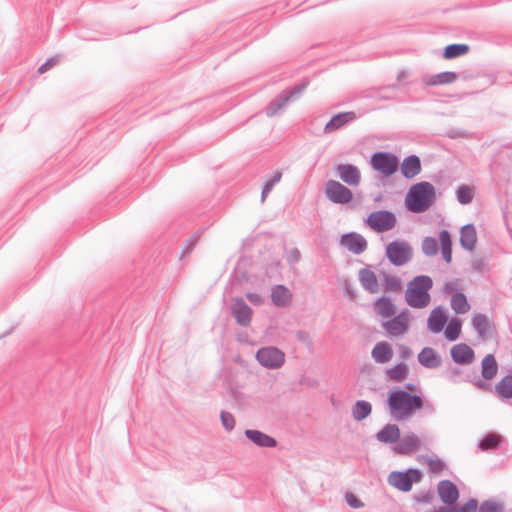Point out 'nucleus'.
I'll use <instances>...</instances> for the list:
<instances>
[{"label":"nucleus","instance_id":"nucleus-1","mask_svg":"<svg viewBox=\"0 0 512 512\" xmlns=\"http://www.w3.org/2000/svg\"><path fill=\"white\" fill-rule=\"evenodd\" d=\"M387 405L393 419L403 420L423 408L424 397L396 386L388 391Z\"/></svg>","mask_w":512,"mask_h":512},{"label":"nucleus","instance_id":"nucleus-2","mask_svg":"<svg viewBox=\"0 0 512 512\" xmlns=\"http://www.w3.org/2000/svg\"><path fill=\"white\" fill-rule=\"evenodd\" d=\"M436 188L428 181L413 184L404 198L407 211L420 214L428 211L436 202Z\"/></svg>","mask_w":512,"mask_h":512},{"label":"nucleus","instance_id":"nucleus-3","mask_svg":"<svg viewBox=\"0 0 512 512\" xmlns=\"http://www.w3.org/2000/svg\"><path fill=\"white\" fill-rule=\"evenodd\" d=\"M380 139L376 136H368L360 140L354 147L355 153L365 160H420L416 154H409L401 159L402 155L397 151H379Z\"/></svg>","mask_w":512,"mask_h":512},{"label":"nucleus","instance_id":"nucleus-4","mask_svg":"<svg viewBox=\"0 0 512 512\" xmlns=\"http://www.w3.org/2000/svg\"><path fill=\"white\" fill-rule=\"evenodd\" d=\"M433 287V280L428 275H417L407 284L405 291V301L417 309L425 308L429 305L431 296L429 291Z\"/></svg>","mask_w":512,"mask_h":512},{"label":"nucleus","instance_id":"nucleus-5","mask_svg":"<svg viewBox=\"0 0 512 512\" xmlns=\"http://www.w3.org/2000/svg\"><path fill=\"white\" fill-rule=\"evenodd\" d=\"M309 85L307 78L303 79L300 83L283 90L269 104L265 107L264 111L268 117H273L284 110L287 104L297 99L302 92L306 90Z\"/></svg>","mask_w":512,"mask_h":512},{"label":"nucleus","instance_id":"nucleus-6","mask_svg":"<svg viewBox=\"0 0 512 512\" xmlns=\"http://www.w3.org/2000/svg\"><path fill=\"white\" fill-rule=\"evenodd\" d=\"M423 473L418 468H408L404 471H392L388 475V483L401 492H409L414 484L422 481Z\"/></svg>","mask_w":512,"mask_h":512},{"label":"nucleus","instance_id":"nucleus-7","mask_svg":"<svg viewBox=\"0 0 512 512\" xmlns=\"http://www.w3.org/2000/svg\"><path fill=\"white\" fill-rule=\"evenodd\" d=\"M385 256L392 265L400 267L412 259L413 249L407 241L396 239L386 245Z\"/></svg>","mask_w":512,"mask_h":512},{"label":"nucleus","instance_id":"nucleus-8","mask_svg":"<svg viewBox=\"0 0 512 512\" xmlns=\"http://www.w3.org/2000/svg\"><path fill=\"white\" fill-rule=\"evenodd\" d=\"M255 358L262 367L275 370L283 366L285 353L275 346H265L257 350Z\"/></svg>","mask_w":512,"mask_h":512},{"label":"nucleus","instance_id":"nucleus-9","mask_svg":"<svg viewBox=\"0 0 512 512\" xmlns=\"http://www.w3.org/2000/svg\"><path fill=\"white\" fill-rule=\"evenodd\" d=\"M366 223L377 233L393 229L397 223L395 214L389 210L374 211L369 214Z\"/></svg>","mask_w":512,"mask_h":512},{"label":"nucleus","instance_id":"nucleus-10","mask_svg":"<svg viewBox=\"0 0 512 512\" xmlns=\"http://www.w3.org/2000/svg\"><path fill=\"white\" fill-rule=\"evenodd\" d=\"M446 378L452 383L470 382L475 387L482 391H492V386L488 382L482 380L476 373H468L466 376H462V370L458 367L451 368L445 373Z\"/></svg>","mask_w":512,"mask_h":512},{"label":"nucleus","instance_id":"nucleus-11","mask_svg":"<svg viewBox=\"0 0 512 512\" xmlns=\"http://www.w3.org/2000/svg\"><path fill=\"white\" fill-rule=\"evenodd\" d=\"M437 493L440 501L444 504L443 507H453L460 497L457 485L448 479L438 482Z\"/></svg>","mask_w":512,"mask_h":512},{"label":"nucleus","instance_id":"nucleus-12","mask_svg":"<svg viewBox=\"0 0 512 512\" xmlns=\"http://www.w3.org/2000/svg\"><path fill=\"white\" fill-rule=\"evenodd\" d=\"M230 314L234 317L236 323L242 327L250 325L253 310L241 297H236L230 305Z\"/></svg>","mask_w":512,"mask_h":512},{"label":"nucleus","instance_id":"nucleus-13","mask_svg":"<svg viewBox=\"0 0 512 512\" xmlns=\"http://www.w3.org/2000/svg\"><path fill=\"white\" fill-rule=\"evenodd\" d=\"M326 195L331 202L336 204H347L353 198L351 190L335 180H329L326 183Z\"/></svg>","mask_w":512,"mask_h":512},{"label":"nucleus","instance_id":"nucleus-14","mask_svg":"<svg viewBox=\"0 0 512 512\" xmlns=\"http://www.w3.org/2000/svg\"><path fill=\"white\" fill-rule=\"evenodd\" d=\"M409 315L410 311L407 308L401 310L397 315L383 323L384 329L390 336H398L406 333L409 329Z\"/></svg>","mask_w":512,"mask_h":512},{"label":"nucleus","instance_id":"nucleus-15","mask_svg":"<svg viewBox=\"0 0 512 512\" xmlns=\"http://www.w3.org/2000/svg\"><path fill=\"white\" fill-rule=\"evenodd\" d=\"M339 243L341 246L356 255L363 253L368 246L367 240L357 232H347L342 234Z\"/></svg>","mask_w":512,"mask_h":512},{"label":"nucleus","instance_id":"nucleus-16","mask_svg":"<svg viewBox=\"0 0 512 512\" xmlns=\"http://www.w3.org/2000/svg\"><path fill=\"white\" fill-rule=\"evenodd\" d=\"M452 361L457 365H468L475 359L474 350L466 343L455 344L450 348Z\"/></svg>","mask_w":512,"mask_h":512},{"label":"nucleus","instance_id":"nucleus-17","mask_svg":"<svg viewBox=\"0 0 512 512\" xmlns=\"http://www.w3.org/2000/svg\"><path fill=\"white\" fill-rule=\"evenodd\" d=\"M422 441L414 433L403 436L398 440V443L393 447L395 454L408 455L421 448Z\"/></svg>","mask_w":512,"mask_h":512},{"label":"nucleus","instance_id":"nucleus-18","mask_svg":"<svg viewBox=\"0 0 512 512\" xmlns=\"http://www.w3.org/2000/svg\"><path fill=\"white\" fill-rule=\"evenodd\" d=\"M244 435L249 441H251L253 444H255L258 447L274 448L277 446V440L274 437H272L260 430L246 429L244 431Z\"/></svg>","mask_w":512,"mask_h":512},{"label":"nucleus","instance_id":"nucleus-19","mask_svg":"<svg viewBox=\"0 0 512 512\" xmlns=\"http://www.w3.org/2000/svg\"><path fill=\"white\" fill-rule=\"evenodd\" d=\"M447 321L448 316L445 310L441 306H437L431 311L427 319V328L434 334L440 333L444 329Z\"/></svg>","mask_w":512,"mask_h":512},{"label":"nucleus","instance_id":"nucleus-20","mask_svg":"<svg viewBox=\"0 0 512 512\" xmlns=\"http://www.w3.org/2000/svg\"><path fill=\"white\" fill-rule=\"evenodd\" d=\"M357 119V114L354 111L340 112L333 115L324 127L325 133H331L353 122Z\"/></svg>","mask_w":512,"mask_h":512},{"label":"nucleus","instance_id":"nucleus-21","mask_svg":"<svg viewBox=\"0 0 512 512\" xmlns=\"http://www.w3.org/2000/svg\"><path fill=\"white\" fill-rule=\"evenodd\" d=\"M418 362L427 369H436L441 366V356L431 347H424L417 356Z\"/></svg>","mask_w":512,"mask_h":512},{"label":"nucleus","instance_id":"nucleus-22","mask_svg":"<svg viewBox=\"0 0 512 512\" xmlns=\"http://www.w3.org/2000/svg\"><path fill=\"white\" fill-rule=\"evenodd\" d=\"M340 179L348 185H358L360 182L359 169L351 164H339L336 168Z\"/></svg>","mask_w":512,"mask_h":512},{"label":"nucleus","instance_id":"nucleus-23","mask_svg":"<svg viewBox=\"0 0 512 512\" xmlns=\"http://www.w3.org/2000/svg\"><path fill=\"white\" fill-rule=\"evenodd\" d=\"M458 74L453 71H444L434 75H425L422 77V82L426 86H439L455 82Z\"/></svg>","mask_w":512,"mask_h":512},{"label":"nucleus","instance_id":"nucleus-24","mask_svg":"<svg viewBox=\"0 0 512 512\" xmlns=\"http://www.w3.org/2000/svg\"><path fill=\"white\" fill-rule=\"evenodd\" d=\"M359 282L364 290L370 294H375L379 291V284L375 273L368 267L362 268L358 273Z\"/></svg>","mask_w":512,"mask_h":512},{"label":"nucleus","instance_id":"nucleus-25","mask_svg":"<svg viewBox=\"0 0 512 512\" xmlns=\"http://www.w3.org/2000/svg\"><path fill=\"white\" fill-rule=\"evenodd\" d=\"M400 429L398 425L388 423L375 434V438L384 444H394L400 439Z\"/></svg>","mask_w":512,"mask_h":512},{"label":"nucleus","instance_id":"nucleus-26","mask_svg":"<svg viewBox=\"0 0 512 512\" xmlns=\"http://www.w3.org/2000/svg\"><path fill=\"white\" fill-rule=\"evenodd\" d=\"M292 294L284 285H276L271 290V301L276 307L284 308L290 305Z\"/></svg>","mask_w":512,"mask_h":512},{"label":"nucleus","instance_id":"nucleus-27","mask_svg":"<svg viewBox=\"0 0 512 512\" xmlns=\"http://www.w3.org/2000/svg\"><path fill=\"white\" fill-rule=\"evenodd\" d=\"M477 242V233L472 223L460 229V245L464 250L473 251Z\"/></svg>","mask_w":512,"mask_h":512},{"label":"nucleus","instance_id":"nucleus-28","mask_svg":"<svg viewBox=\"0 0 512 512\" xmlns=\"http://www.w3.org/2000/svg\"><path fill=\"white\" fill-rule=\"evenodd\" d=\"M371 356L375 362L384 364L389 362L393 357V350L391 345L386 341H381L375 344L371 351Z\"/></svg>","mask_w":512,"mask_h":512},{"label":"nucleus","instance_id":"nucleus-29","mask_svg":"<svg viewBox=\"0 0 512 512\" xmlns=\"http://www.w3.org/2000/svg\"><path fill=\"white\" fill-rule=\"evenodd\" d=\"M498 373V363L493 354H487L481 361V376L482 380L486 381L493 379Z\"/></svg>","mask_w":512,"mask_h":512},{"label":"nucleus","instance_id":"nucleus-30","mask_svg":"<svg viewBox=\"0 0 512 512\" xmlns=\"http://www.w3.org/2000/svg\"><path fill=\"white\" fill-rule=\"evenodd\" d=\"M494 391L501 399H512V371L501 378L495 385Z\"/></svg>","mask_w":512,"mask_h":512},{"label":"nucleus","instance_id":"nucleus-31","mask_svg":"<svg viewBox=\"0 0 512 512\" xmlns=\"http://www.w3.org/2000/svg\"><path fill=\"white\" fill-rule=\"evenodd\" d=\"M439 241L443 260L450 264L452 261V239L448 230L443 229L439 232Z\"/></svg>","mask_w":512,"mask_h":512},{"label":"nucleus","instance_id":"nucleus-32","mask_svg":"<svg viewBox=\"0 0 512 512\" xmlns=\"http://www.w3.org/2000/svg\"><path fill=\"white\" fill-rule=\"evenodd\" d=\"M502 442L503 437L500 434L488 432L479 441L477 448L481 451H487L489 449H495L499 447L502 444Z\"/></svg>","mask_w":512,"mask_h":512},{"label":"nucleus","instance_id":"nucleus-33","mask_svg":"<svg viewBox=\"0 0 512 512\" xmlns=\"http://www.w3.org/2000/svg\"><path fill=\"white\" fill-rule=\"evenodd\" d=\"M372 413V405L366 400H357L352 408V416L356 421H362Z\"/></svg>","mask_w":512,"mask_h":512},{"label":"nucleus","instance_id":"nucleus-34","mask_svg":"<svg viewBox=\"0 0 512 512\" xmlns=\"http://www.w3.org/2000/svg\"><path fill=\"white\" fill-rule=\"evenodd\" d=\"M470 50L468 44L465 43H453L447 45L442 53L444 59H454L467 54Z\"/></svg>","mask_w":512,"mask_h":512},{"label":"nucleus","instance_id":"nucleus-35","mask_svg":"<svg viewBox=\"0 0 512 512\" xmlns=\"http://www.w3.org/2000/svg\"><path fill=\"white\" fill-rule=\"evenodd\" d=\"M374 308L376 313L383 317H391L396 311L394 303L386 297L378 298L374 302Z\"/></svg>","mask_w":512,"mask_h":512},{"label":"nucleus","instance_id":"nucleus-36","mask_svg":"<svg viewBox=\"0 0 512 512\" xmlns=\"http://www.w3.org/2000/svg\"><path fill=\"white\" fill-rule=\"evenodd\" d=\"M451 308L456 314H465L470 309L467 297L463 292H455L451 297Z\"/></svg>","mask_w":512,"mask_h":512},{"label":"nucleus","instance_id":"nucleus-37","mask_svg":"<svg viewBox=\"0 0 512 512\" xmlns=\"http://www.w3.org/2000/svg\"><path fill=\"white\" fill-rule=\"evenodd\" d=\"M387 377L390 380L401 382L405 380L409 374V368L404 362H400L395 366L386 370Z\"/></svg>","mask_w":512,"mask_h":512},{"label":"nucleus","instance_id":"nucleus-38","mask_svg":"<svg viewBox=\"0 0 512 512\" xmlns=\"http://www.w3.org/2000/svg\"><path fill=\"white\" fill-rule=\"evenodd\" d=\"M473 328L478 333L479 337L487 338L488 331L490 329V324L488 318L485 314L479 313L475 315L472 319Z\"/></svg>","mask_w":512,"mask_h":512},{"label":"nucleus","instance_id":"nucleus-39","mask_svg":"<svg viewBox=\"0 0 512 512\" xmlns=\"http://www.w3.org/2000/svg\"><path fill=\"white\" fill-rule=\"evenodd\" d=\"M461 329H462L461 320L458 318H452L448 322V325H447L446 329L444 330V336L450 342L456 341L460 337Z\"/></svg>","mask_w":512,"mask_h":512},{"label":"nucleus","instance_id":"nucleus-40","mask_svg":"<svg viewBox=\"0 0 512 512\" xmlns=\"http://www.w3.org/2000/svg\"><path fill=\"white\" fill-rule=\"evenodd\" d=\"M370 164L373 170L387 178L398 171L400 162H370Z\"/></svg>","mask_w":512,"mask_h":512},{"label":"nucleus","instance_id":"nucleus-41","mask_svg":"<svg viewBox=\"0 0 512 512\" xmlns=\"http://www.w3.org/2000/svg\"><path fill=\"white\" fill-rule=\"evenodd\" d=\"M400 170L406 179H412L421 172V162H400Z\"/></svg>","mask_w":512,"mask_h":512},{"label":"nucleus","instance_id":"nucleus-42","mask_svg":"<svg viewBox=\"0 0 512 512\" xmlns=\"http://www.w3.org/2000/svg\"><path fill=\"white\" fill-rule=\"evenodd\" d=\"M473 189L465 184L460 185L456 190L457 201L462 205H468L473 201Z\"/></svg>","mask_w":512,"mask_h":512},{"label":"nucleus","instance_id":"nucleus-43","mask_svg":"<svg viewBox=\"0 0 512 512\" xmlns=\"http://www.w3.org/2000/svg\"><path fill=\"white\" fill-rule=\"evenodd\" d=\"M478 512H505V504L502 501L487 499L481 502Z\"/></svg>","mask_w":512,"mask_h":512},{"label":"nucleus","instance_id":"nucleus-44","mask_svg":"<svg viewBox=\"0 0 512 512\" xmlns=\"http://www.w3.org/2000/svg\"><path fill=\"white\" fill-rule=\"evenodd\" d=\"M282 172L276 170L273 172L272 176L268 178L262 188L261 191V201L264 202L265 198L272 191L273 187L281 180Z\"/></svg>","mask_w":512,"mask_h":512},{"label":"nucleus","instance_id":"nucleus-45","mask_svg":"<svg viewBox=\"0 0 512 512\" xmlns=\"http://www.w3.org/2000/svg\"><path fill=\"white\" fill-rule=\"evenodd\" d=\"M426 464L429 467V471L434 474H439L443 470L447 469L446 463L442 459L438 458L436 455L427 456Z\"/></svg>","mask_w":512,"mask_h":512},{"label":"nucleus","instance_id":"nucleus-46","mask_svg":"<svg viewBox=\"0 0 512 512\" xmlns=\"http://www.w3.org/2000/svg\"><path fill=\"white\" fill-rule=\"evenodd\" d=\"M422 252L428 256H434L438 252V242L434 237H425L422 241Z\"/></svg>","mask_w":512,"mask_h":512},{"label":"nucleus","instance_id":"nucleus-47","mask_svg":"<svg viewBox=\"0 0 512 512\" xmlns=\"http://www.w3.org/2000/svg\"><path fill=\"white\" fill-rule=\"evenodd\" d=\"M383 284L386 290L388 291H398L401 289V282L400 280L392 276L388 273L383 272Z\"/></svg>","mask_w":512,"mask_h":512},{"label":"nucleus","instance_id":"nucleus-48","mask_svg":"<svg viewBox=\"0 0 512 512\" xmlns=\"http://www.w3.org/2000/svg\"><path fill=\"white\" fill-rule=\"evenodd\" d=\"M220 420L222 426L226 431L231 432L235 428L236 421L232 413L227 411H221Z\"/></svg>","mask_w":512,"mask_h":512},{"label":"nucleus","instance_id":"nucleus-49","mask_svg":"<svg viewBox=\"0 0 512 512\" xmlns=\"http://www.w3.org/2000/svg\"><path fill=\"white\" fill-rule=\"evenodd\" d=\"M346 503L354 509H359L364 506V503L352 492H347L345 494Z\"/></svg>","mask_w":512,"mask_h":512},{"label":"nucleus","instance_id":"nucleus-50","mask_svg":"<svg viewBox=\"0 0 512 512\" xmlns=\"http://www.w3.org/2000/svg\"><path fill=\"white\" fill-rule=\"evenodd\" d=\"M414 499L418 503L430 504L433 499V493L431 491L423 492V493L414 495Z\"/></svg>","mask_w":512,"mask_h":512},{"label":"nucleus","instance_id":"nucleus-51","mask_svg":"<svg viewBox=\"0 0 512 512\" xmlns=\"http://www.w3.org/2000/svg\"><path fill=\"white\" fill-rule=\"evenodd\" d=\"M58 59L56 57H53V58H50V59H47L45 63H43L39 68H38V73L42 74L46 71H48L50 68H52L56 63H57Z\"/></svg>","mask_w":512,"mask_h":512},{"label":"nucleus","instance_id":"nucleus-52","mask_svg":"<svg viewBox=\"0 0 512 512\" xmlns=\"http://www.w3.org/2000/svg\"><path fill=\"white\" fill-rule=\"evenodd\" d=\"M246 298L253 305H260L263 302L262 296L254 292H248Z\"/></svg>","mask_w":512,"mask_h":512},{"label":"nucleus","instance_id":"nucleus-53","mask_svg":"<svg viewBox=\"0 0 512 512\" xmlns=\"http://www.w3.org/2000/svg\"><path fill=\"white\" fill-rule=\"evenodd\" d=\"M485 261L483 258H475L472 260L471 267L475 272H482L485 268Z\"/></svg>","mask_w":512,"mask_h":512},{"label":"nucleus","instance_id":"nucleus-54","mask_svg":"<svg viewBox=\"0 0 512 512\" xmlns=\"http://www.w3.org/2000/svg\"><path fill=\"white\" fill-rule=\"evenodd\" d=\"M197 241H198L197 235H194V236L190 237L189 239H187L186 240L187 247H186L184 253H189L193 249V247L195 246Z\"/></svg>","mask_w":512,"mask_h":512},{"label":"nucleus","instance_id":"nucleus-55","mask_svg":"<svg viewBox=\"0 0 512 512\" xmlns=\"http://www.w3.org/2000/svg\"><path fill=\"white\" fill-rule=\"evenodd\" d=\"M411 355H412V350L408 346H406V345H401L400 346V357L402 359H407Z\"/></svg>","mask_w":512,"mask_h":512},{"label":"nucleus","instance_id":"nucleus-56","mask_svg":"<svg viewBox=\"0 0 512 512\" xmlns=\"http://www.w3.org/2000/svg\"><path fill=\"white\" fill-rule=\"evenodd\" d=\"M444 290L446 293H452V292L457 291V286L455 283L449 282V283L445 284Z\"/></svg>","mask_w":512,"mask_h":512},{"label":"nucleus","instance_id":"nucleus-57","mask_svg":"<svg viewBox=\"0 0 512 512\" xmlns=\"http://www.w3.org/2000/svg\"><path fill=\"white\" fill-rule=\"evenodd\" d=\"M399 87L398 84H390V85H387V86H383L379 89V92H382V91H389V90H395Z\"/></svg>","mask_w":512,"mask_h":512},{"label":"nucleus","instance_id":"nucleus-58","mask_svg":"<svg viewBox=\"0 0 512 512\" xmlns=\"http://www.w3.org/2000/svg\"><path fill=\"white\" fill-rule=\"evenodd\" d=\"M405 76H406V71H405V70H401V71L397 74L396 79H397V81H398V82H401V81L404 79V77H405Z\"/></svg>","mask_w":512,"mask_h":512},{"label":"nucleus","instance_id":"nucleus-59","mask_svg":"<svg viewBox=\"0 0 512 512\" xmlns=\"http://www.w3.org/2000/svg\"><path fill=\"white\" fill-rule=\"evenodd\" d=\"M404 389L408 390H417V386L414 383H406Z\"/></svg>","mask_w":512,"mask_h":512},{"label":"nucleus","instance_id":"nucleus-60","mask_svg":"<svg viewBox=\"0 0 512 512\" xmlns=\"http://www.w3.org/2000/svg\"><path fill=\"white\" fill-rule=\"evenodd\" d=\"M423 407H426L427 409H429L430 411H433L434 410V407L431 403L429 402H425L424 401V406Z\"/></svg>","mask_w":512,"mask_h":512},{"label":"nucleus","instance_id":"nucleus-61","mask_svg":"<svg viewBox=\"0 0 512 512\" xmlns=\"http://www.w3.org/2000/svg\"><path fill=\"white\" fill-rule=\"evenodd\" d=\"M345 286H346V290H347V292H348L351 296H354V292L349 288V286H350V285H349V283H348V282H346V283H345Z\"/></svg>","mask_w":512,"mask_h":512},{"label":"nucleus","instance_id":"nucleus-62","mask_svg":"<svg viewBox=\"0 0 512 512\" xmlns=\"http://www.w3.org/2000/svg\"><path fill=\"white\" fill-rule=\"evenodd\" d=\"M293 256H294L296 259H299V257H300V253H299V251H298L297 249H295V250L293 251Z\"/></svg>","mask_w":512,"mask_h":512},{"label":"nucleus","instance_id":"nucleus-63","mask_svg":"<svg viewBox=\"0 0 512 512\" xmlns=\"http://www.w3.org/2000/svg\"><path fill=\"white\" fill-rule=\"evenodd\" d=\"M379 97H380V98H382V99H388V98H390L391 96H390V95H387V94L379 93Z\"/></svg>","mask_w":512,"mask_h":512},{"label":"nucleus","instance_id":"nucleus-64","mask_svg":"<svg viewBox=\"0 0 512 512\" xmlns=\"http://www.w3.org/2000/svg\"><path fill=\"white\" fill-rule=\"evenodd\" d=\"M304 335H305V333H304V332H302V331H299V332H298V338H299L300 340L304 339Z\"/></svg>","mask_w":512,"mask_h":512}]
</instances>
